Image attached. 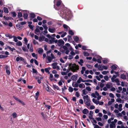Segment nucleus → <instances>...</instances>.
Listing matches in <instances>:
<instances>
[{
	"mask_svg": "<svg viewBox=\"0 0 128 128\" xmlns=\"http://www.w3.org/2000/svg\"><path fill=\"white\" fill-rule=\"evenodd\" d=\"M60 0H54V3H56V6L54 5V8L56 10H59L61 8L58 13L62 18H64L67 20H69L72 17V15L70 11L64 7V5L61 4Z\"/></svg>",
	"mask_w": 128,
	"mask_h": 128,
	"instance_id": "f257e3e1",
	"label": "nucleus"
},
{
	"mask_svg": "<svg viewBox=\"0 0 128 128\" xmlns=\"http://www.w3.org/2000/svg\"><path fill=\"white\" fill-rule=\"evenodd\" d=\"M69 67L72 71L73 72H76L79 69V66L76 64H70Z\"/></svg>",
	"mask_w": 128,
	"mask_h": 128,
	"instance_id": "f03ea898",
	"label": "nucleus"
},
{
	"mask_svg": "<svg viewBox=\"0 0 128 128\" xmlns=\"http://www.w3.org/2000/svg\"><path fill=\"white\" fill-rule=\"evenodd\" d=\"M56 57L52 53H51L50 55V56H47L46 58L48 60H46V62L48 63L50 62L52 60L54 59Z\"/></svg>",
	"mask_w": 128,
	"mask_h": 128,
	"instance_id": "7ed1b4c3",
	"label": "nucleus"
},
{
	"mask_svg": "<svg viewBox=\"0 0 128 128\" xmlns=\"http://www.w3.org/2000/svg\"><path fill=\"white\" fill-rule=\"evenodd\" d=\"M57 64L58 63L57 62H55L52 64V68L54 69H56L57 70H60V67L57 65Z\"/></svg>",
	"mask_w": 128,
	"mask_h": 128,
	"instance_id": "20e7f679",
	"label": "nucleus"
},
{
	"mask_svg": "<svg viewBox=\"0 0 128 128\" xmlns=\"http://www.w3.org/2000/svg\"><path fill=\"white\" fill-rule=\"evenodd\" d=\"M121 72L123 73V74H121L120 75L121 78L123 80H125L126 78V76L127 75V72L124 71H122Z\"/></svg>",
	"mask_w": 128,
	"mask_h": 128,
	"instance_id": "39448f33",
	"label": "nucleus"
},
{
	"mask_svg": "<svg viewBox=\"0 0 128 128\" xmlns=\"http://www.w3.org/2000/svg\"><path fill=\"white\" fill-rule=\"evenodd\" d=\"M64 43V41L62 39H60L58 40L57 44L59 46H62Z\"/></svg>",
	"mask_w": 128,
	"mask_h": 128,
	"instance_id": "423d86ee",
	"label": "nucleus"
},
{
	"mask_svg": "<svg viewBox=\"0 0 128 128\" xmlns=\"http://www.w3.org/2000/svg\"><path fill=\"white\" fill-rule=\"evenodd\" d=\"M16 62H18L20 60L23 62L24 63H25L26 61H25L24 59V58L22 57H17L16 58Z\"/></svg>",
	"mask_w": 128,
	"mask_h": 128,
	"instance_id": "0eeeda50",
	"label": "nucleus"
},
{
	"mask_svg": "<svg viewBox=\"0 0 128 128\" xmlns=\"http://www.w3.org/2000/svg\"><path fill=\"white\" fill-rule=\"evenodd\" d=\"M83 98L84 100V102L90 101L88 97V95L84 96L83 97Z\"/></svg>",
	"mask_w": 128,
	"mask_h": 128,
	"instance_id": "6e6552de",
	"label": "nucleus"
},
{
	"mask_svg": "<svg viewBox=\"0 0 128 128\" xmlns=\"http://www.w3.org/2000/svg\"><path fill=\"white\" fill-rule=\"evenodd\" d=\"M13 98L16 101L18 102H19L21 103L23 105H25V103L22 101L20 100L19 99L16 97L15 96H13Z\"/></svg>",
	"mask_w": 128,
	"mask_h": 128,
	"instance_id": "1a4fd4ad",
	"label": "nucleus"
},
{
	"mask_svg": "<svg viewBox=\"0 0 128 128\" xmlns=\"http://www.w3.org/2000/svg\"><path fill=\"white\" fill-rule=\"evenodd\" d=\"M73 38L74 41L76 43H78L80 41V40L79 37L76 36H74L73 37Z\"/></svg>",
	"mask_w": 128,
	"mask_h": 128,
	"instance_id": "9d476101",
	"label": "nucleus"
},
{
	"mask_svg": "<svg viewBox=\"0 0 128 128\" xmlns=\"http://www.w3.org/2000/svg\"><path fill=\"white\" fill-rule=\"evenodd\" d=\"M114 122L112 121L111 123L110 124V128H114L116 127V124Z\"/></svg>",
	"mask_w": 128,
	"mask_h": 128,
	"instance_id": "9b49d317",
	"label": "nucleus"
},
{
	"mask_svg": "<svg viewBox=\"0 0 128 128\" xmlns=\"http://www.w3.org/2000/svg\"><path fill=\"white\" fill-rule=\"evenodd\" d=\"M63 26L64 28V30L65 31H67L68 30H70V27L65 24H64Z\"/></svg>",
	"mask_w": 128,
	"mask_h": 128,
	"instance_id": "f8f14e48",
	"label": "nucleus"
},
{
	"mask_svg": "<svg viewBox=\"0 0 128 128\" xmlns=\"http://www.w3.org/2000/svg\"><path fill=\"white\" fill-rule=\"evenodd\" d=\"M56 28H50V26L49 27L48 30L51 33H54L56 31Z\"/></svg>",
	"mask_w": 128,
	"mask_h": 128,
	"instance_id": "ddd939ff",
	"label": "nucleus"
},
{
	"mask_svg": "<svg viewBox=\"0 0 128 128\" xmlns=\"http://www.w3.org/2000/svg\"><path fill=\"white\" fill-rule=\"evenodd\" d=\"M55 40V38H54L52 37L49 40V42H48V44H52L54 42V40Z\"/></svg>",
	"mask_w": 128,
	"mask_h": 128,
	"instance_id": "4468645a",
	"label": "nucleus"
},
{
	"mask_svg": "<svg viewBox=\"0 0 128 128\" xmlns=\"http://www.w3.org/2000/svg\"><path fill=\"white\" fill-rule=\"evenodd\" d=\"M111 68L112 70H116V69H118L119 68L117 65L116 64H114L111 67Z\"/></svg>",
	"mask_w": 128,
	"mask_h": 128,
	"instance_id": "2eb2a0df",
	"label": "nucleus"
},
{
	"mask_svg": "<svg viewBox=\"0 0 128 128\" xmlns=\"http://www.w3.org/2000/svg\"><path fill=\"white\" fill-rule=\"evenodd\" d=\"M30 20H32L33 18L36 17V15L33 13H31L30 15Z\"/></svg>",
	"mask_w": 128,
	"mask_h": 128,
	"instance_id": "dca6fc26",
	"label": "nucleus"
},
{
	"mask_svg": "<svg viewBox=\"0 0 128 128\" xmlns=\"http://www.w3.org/2000/svg\"><path fill=\"white\" fill-rule=\"evenodd\" d=\"M97 62L99 63H101V60L102 59V58L100 56H98L97 57Z\"/></svg>",
	"mask_w": 128,
	"mask_h": 128,
	"instance_id": "f3484780",
	"label": "nucleus"
},
{
	"mask_svg": "<svg viewBox=\"0 0 128 128\" xmlns=\"http://www.w3.org/2000/svg\"><path fill=\"white\" fill-rule=\"evenodd\" d=\"M45 38V37L44 36H40L39 37L38 40L40 42H42L44 41Z\"/></svg>",
	"mask_w": 128,
	"mask_h": 128,
	"instance_id": "a211bd4d",
	"label": "nucleus"
},
{
	"mask_svg": "<svg viewBox=\"0 0 128 128\" xmlns=\"http://www.w3.org/2000/svg\"><path fill=\"white\" fill-rule=\"evenodd\" d=\"M82 112L84 114H86L88 113L89 111L87 109L85 108L82 110Z\"/></svg>",
	"mask_w": 128,
	"mask_h": 128,
	"instance_id": "6ab92c4d",
	"label": "nucleus"
},
{
	"mask_svg": "<svg viewBox=\"0 0 128 128\" xmlns=\"http://www.w3.org/2000/svg\"><path fill=\"white\" fill-rule=\"evenodd\" d=\"M79 87L80 88H85V86L83 83L80 84L79 85Z\"/></svg>",
	"mask_w": 128,
	"mask_h": 128,
	"instance_id": "aec40b11",
	"label": "nucleus"
},
{
	"mask_svg": "<svg viewBox=\"0 0 128 128\" xmlns=\"http://www.w3.org/2000/svg\"><path fill=\"white\" fill-rule=\"evenodd\" d=\"M92 101L94 102L97 105L99 104V102L94 98L92 99Z\"/></svg>",
	"mask_w": 128,
	"mask_h": 128,
	"instance_id": "412c9836",
	"label": "nucleus"
},
{
	"mask_svg": "<svg viewBox=\"0 0 128 128\" xmlns=\"http://www.w3.org/2000/svg\"><path fill=\"white\" fill-rule=\"evenodd\" d=\"M118 76H117L116 75H114L112 78H111V80H112V82H114V80L115 79V78H116Z\"/></svg>",
	"mask_w": 128,
	"mask_h": 128,
	"instance_id": "4be33fe9",
	"label": "nucleus"
},
{
	"mask_svg": "<svg viewBox=\"0 0 128 128\" xmlns=\"http://www.w3.org/2000/svg\"><path fill=\"white\" fill-rule=\"evenodd\" d=\"M86 70V68L84 66H82V70H81V74H84V72L85 70Z\"/></svg>",
	"mask_w": 128,
	"mask_h": 128,
	"instance_id": "5701e85b",
	"label": "nucleus"
},
{
	"mask_svg": "<svg viewBox=\"0 0 128 128\" xmlns=\"http://www.w3.org/2000/svg\"><path fill=\"white\" fill-rule=\"evenodd\" d=\"M53 88L54 90H60L59 88L56 85H53Z\"/></svg>",
	"mask_w": 128,
	"mask_h": 128,
	"instance_id": "b1692460",
	"label": "nucleus"
},
{
	"mask_svg": "<svg viewBox=\"0 0 128 128\" xmlns=\"http://www.w3.org/2000/svg\"><path fill=\"white\" fill-rule=\"evenodd\" d=\"M50 68H45V72L46 73H47L48 74H49V70H50Z\"/></svg>",
	"mask_w": 128,
	"mask_h": 128,
	"instance_id": "393cba45",
	"label": "nucleus"
},
{
	"mask_svg": "<svg viewBox=\"0 0 128 128\" xmlns=\"http://www.w3.org/2000/svg\"><path fill=\"white\" fill-rule=\"evenodd\" d=\"M7 47L8 48V49L12 52H13L14 50H15V49L14 48H12L9 46H7Z\"/></svg>",
	"mask_w": 128,
	"mask_h": 128,
	"instance_id": "a878e982",
	"label": "nucleus"
},
{
	"mask_svg": "<svg viewBox=\"0 0 128 128\" xmlns=\"http://www.w3.org/2000/svg\"><path fill=\"white\" fill-rule=\"evenodd\" d=\"M65 46H66V47L67 46L68 47H70V50H72V48L70 46V44L69 43H66L65 44Z\"/></svg>",
	"mask_w": 128,
	"mask_h": 128,
	"instance_id": "bb28decb",
	"label": "nucleus"
},
{
	"mask_svg": "<svg viewBox=\"0 0 128 128\" xmlns=\"http://www.w3.org/2000/svg\"><path fill=\"white\" fill-rule=\"evenodd\" d=\"M71 79L72 80L75 81L77 79V77L75 75H73L71 77Z\"/></svg>",
	"mask_w": 128,
	"mask_h": 128,
	"instance_id": "cd10ccee",
	"label": "nucleus"
},
{
	"mask_svg": "<svg viewBox=\"0 0 128 128\" xmlns=\"http://www.w3.org/2000/svg\"><path fill=\"white\" fill-rule=\"evenodd\" d=\"M39 95V92L38 91L35 94V98L36 99V100H37V98H38V97Z\"/></svg>",
	"mask_w": 128,
	"mask_h": 128,
	"instance_id": "c85d7f7f",
	"label": "nucleus"
},
{
	"mask_svg": "<svg viewBox=\"0 0 128 128\" xmlns=\"http://www.w3.org/2000/svg\"><path fill=\"white\" fill-rule=\"evenodd\" d=\"M28 14L26 13H24L23 14V17L25 19H27L28 17Z\"/></svg>",
	"mask_w": 128,
	"mask_h": 128,
	"instance_id": "c756f323",
	"label": "nucleus"
},
{
	"mask_svg": "<svg viewBox=\"0 0 128 128\" xmlns=\"http://www.w3.org/2000/svg\"><path fill=\"white\" fill-rule=\"evenodd\" d=\"M112 86V84H107L106 85V87L107 88H110Z\"/></svg>",
	"mask_w": 128,
	"mask_h": 128,
	"instance_id": "7c9ffc66",
	"label": "nucleus"
},
{
	"mask_svg": "<svg viewBox=\"0 0 128 128\" xmlns=\"http://www.w3.org/2000/svg\"><path fill=\"white\" fill-rule=\"evenodd\" d=\"M16 45L18 46H20L22 45V42L20 41L17 42L16 43Z\"/></svg>",
	"mask_w": 128,
	"mask_h": 128,
	"instance_id": "2f4dec72",
	"label": "nucleus"
},
{
	"mask_svg": "<svg viewBox=\"0 0 128 128\" xmlns=\"http://www.w3.org/2000/svg\"><path fill=\"white\" fill-rule=\"evenodd\" d=\"M118 106H119V108H118V109L119 111L120 112H121L122 110V104H119Z\"/></svg>",
	"mask_w": 128,
	"mask_h": 128,
	"instance_id": "473e14b6",
	"label": "nucleus"
},
{
	"mask_svg": "<svg viewBox=\"0 0 128 128\" xmlns=\"http://www.w3.org/2000/svg\"><path fill=\"white\" fill-rule=\"evenodd\" d=\"M43 51L42 48H39L38 51V52L39 54H41L43 52Z\"/></svg>",
	"mask_w": 128,
	"mask_h": 128,
	"instance_id": "72a5a7b5",
	"label": "nucleus"
},
{
	"mask_svg": "<svg viewBox=\"0 0 128 128\" xmlns=\"http://www.w3.org/2000/svg\"><path fill=\"white\" fill-rule=\"evenodd\" d=\"M4 12L6 13H8V8L5 7H4L3 8Z\"/></svg>",
	"mask_w": 128,
	"mask_h": 128,
	"instance_id": "f704fd0d",
	"label": "nucleus"
},
{
	"mask_svg": "<svg viewBox=\"0 0 128 128\" xmlns=\"http://www.w3.org/2000/svg\"><path fill=\"white\" fill-rule=\"evenodd\" d=\"M68 34L71 36H73L74 34V32L72 30H68Z\"/></svg>",
	"mask_w": 128,
	"mask_h": 128,
	"instance_id": "c9c22d12",
	"label": "nucleus"
},
{
	"mask_svg": "<svg viewBox=\"0 0 128 128\" xmlns=\"http://www.w3.org/2000/svg\"><path fill=\"white\" fill-rule=\"evenodd\" d=\"M5 36L6 37H8L10 38H11L13 37V36H12L9 34H6Z\"/></svg>",
	"mask_w": 128,
	"mask_h": 128,
	"instance_id": "e433bc0d",
	"label": "nucleus"
},
{
	"mask_svg": "<svg viewBox=\"0 0 128 128\" xmlns=\"http://www.w3.org/2000/svg\"><path fill=\"white\" fill-rule=\"evenodd\" d=\"M108 59L106 58H104V60H103V62L104 64H106L108 62Z\"/></svg>",
	"mask_w": 128,
	"mask_h": 128,
	"instance_id": "4c0bfd02",
	"label": "nucleus"
},
{
	"mask_svg": "<svg viewBox=\"0 0 128 128\" xmlns=\"http://www.w3.org/2000/svg\"><path fill=\"white\" fill-rule=\"evenodd\" d=\"M84 62L83 60H82L80 59V62H78V63L80 64L81 66H82L83 65L82 64Z\"/></svg>",
	"mask_w": 128,
	"mask_h": 128,
	"instance_id": "58836bf2",
	"label": "nucleus"
},
{
	"mask_svg": "<svg viewBox=\"0 0 128 128\" xmlns=\"http://www.w3.org/2000/svg\"><path fill=\"white\" fill-rule=\"evenodd\" d=\"M12 38H14V41L15 42H17L18 41L17 38L16 36H13Z\"/></svg>",
	"mask_w": 128,
	"mask_h": 128,
	"instance_id": "ea45409f",
	"label": "nucleus"
},
{
	"mask_svg": "<svg viewBox=\"0 0 128 128\" xmlns=\"http://www.w3.org/2000/svg\"><path fill=\"white\" fill-rule=\"evenodd\" d=\"M98 68L100 70H103L102 66L101 65H99L98 66Z\"/></svg>",
	"mask_w": 128,
	"mask_h": 128,
	"instance_id": "a19ab883",
	"label": "nucleus"
},
{
	"mask_svg": "<svg viewBox=\"0 0 128 128\" xmlns=\"http://www.w3.org/2000/svg\"><path fill=\"white\" fill-rule=\"evenodd\" d=\"M84 55L85 56H89V54L86 52H83Z\"/></svg>",
	"mask_w": 128,
	"mask_h": 128,
	"instance_id": "79ce46f5",
	"label": "nucleus"
},
{
	"mask_svg": "<svg viewBox=\"0 0 128 128\" xmlns=\"http://www.w3.org/2000/svg\"><path fill=\"white\" fill-rule=\"evenodd\" d=\"M22 50L25 52H28V50L27 49L26 47H22Z\"/></svg>",
	"mask_w": 128,
	"mask_h": 128,
	"instance_id": "37998d69",
	"label": "nucleus"
},
{
	"mask_svg": "<svg viewBox=\"0 0 128 128\" xmlns=\"http://www.w3.org/2000/svg\"><path fill=\"white\" fill-rule=\"evenodd\" d=\"M45 88L46 90L47 91H48V92L49 91L50 89H49V87L48 86V85L47 84H46Z\"/></svg>",
	"mask_w": 128,
	"mask_h": 128,
	"instance_id": "c03bdc74",
	"label": "nucleus"
},
{
	"mask_svg": "<svg viewBox=\"0 0 128 128\" xmlns=\"http://www.w3.org/2000/svg\"><path fill=\"white\" fill-rule=\"evenodd\" d=\"M82 94L85 95L88 93V92L86 91V89H84L82 90Z\"/></svg>",
	"mask_w": 128,
	"mask_h": 128,
	"instance_id": "a18cd8bd",
	"label": "nucleus"
},
{
	"mask_svg": "<svg viewBox=\"0 0 128 128\" xmlns=\"http://www.w3.org/2000/svg\"><path fill=\"white\" fill-rule=\"evenodd\" d=\"M32 72L36 74H37L38 73V72L37 71V70L35 69L34 68H33L32 69Z\"/></svg>",
	"mask_w": 128,
	"mask_h": 128,
	"instance_id": "49530a36",
	"label": "nucleus"
},
{
	"mask_svg": "<svg viewBox=\"0 0 128 128\" xmlns=\"http://www.w3.org/2000/svg\"><path fill=\"white\" fill-rule=\"evenodd\" d=\"M72 86L74 87H77L78 86V83H76L74 84H72Z\"/></svg>",
	"mask_w": 128,
	"mask_h": 128,
	"instance_id": "de8ad7c7",
	"label": "nucleus"
},
{
	"mask_svg": "<svg viewBox=\"0 0 128 128\" xmlns=\"http://www.w3.org/2000/svg\"><path fill=\"white\" fill-rule=\"evenodd\" d=\"M81 47V45L80 44H78V45H76L75 46V48L76 49H78V47L80 48Z\"/></svg>",
	"mask_w": 128,
	"mask_h": 128,
	"instance_id": "09e8293b",
	"label": "nucleus"
},
{
	"mask_svg": "<svg viewBox=\"0 0 128 128\" xmlns=\"http://www.w3.org/2000/svg\"><path fill=\"white\" fill-rule=\"evenodd\" d=\"M93 125L94 126V128H101L98 125L95 124L93 123Z\"/></svg>",
	"mask_w": 128,
	"mask_h": 128,
	"instance_id": "8fccbe9b",
	"label": "nucleus"
},
{
	"mask_svg": "<svg viewBox=\"0 0 128 128\" xmlns=\"http://www.w3.org/2000/svg\"><path fill=\"white\" fill-rule=\"evenodd\" d=\"M108 71H104L102 72V74L104 75H105L108 73Z\"/></svg>",
	"mask_w": 128,
	"mask_h": 128,
	"instance_id": "3c124183",
	"label": "nucleus"
},
{
	"mask_svg": "<svg viewBox=\"0 0 128 128\" xmlns=\"http://www.w3.org/2000/svg\"><path fill=\"white\" fill-rule=\"evenodd\" d=\"M22 16V14L21 12H18V17L20 18Z\"/></svg>",
	"mask_w": 128,
	"mask_h": 128,
	"instance_id": "603ef678",
	"label": "nucleus"
},
{
	"mask_svg": "<svg viewBox=\"0 0 128 128\" xmlns=\"http://www.w3.org/2000/svg\"><path fill=\"white\" fill-rule=\"evenodd\" d=\"M11 13L12 14L13 17L14 18L16 16V14L15 12H12Z\"/></svg>",
	"mask_w": 128,
	"mask_h": 128,
	"instance_id": "864d4df0",
	"label": "nucleus"
},
{
	"mask_svg": "<svg viewBox=\"0 0 128 128\" xmlns=\"http://www.w3.org/2000/svg\"><path fill=\"white\" fill-rule=\"evenodd\" d=\"M90 101H89L86 102H84L85 104H86L87 106H89L90 105Z\"/></svg>",
	"mask_w": 128,
	"mask_h": 128,
	"instance_id": "5fc2aeb1",
	"label": "nucleus"
},
{
	"mask_svg": "<svg viewBox=\"0 0 128 128\" xmlns=\"http://www.w3.org/2000/svg\"><path fill=\"white\" fill-rule=\"evenodd\" d=\"M24 41L25 42V44L26 45H27L28 43V40L27 38H24Z\"/></svg>",
	"mask_w": 128,
	"mask_h": 128,
	"instance_id": "6e6d98bb",
	"label": "nucleus"
},
{
	"mask_svg": "<svg viewBox=\"0 0 128 128\" xmlns=\"http://www.w3.org/2000/svg\"><path fill=\"white\" fill-rule=\"evenodd\" d=\"M12 116L14 118H15L16 117L17 114L16 112H14L12 113Z\"/></svg>",
	"mask_w": 128,
	"mask_h": 128,
	"instance_id": "4d7b16f0",
	"label": "nucleus"
},
{
	"mask_svg": "<svg viewBox=\"0 0 128 128\" xmlns=\"http://www.w3.org/2000/svg\"><path fill=\"white\" fill-rule=\"evenodd\" d=\"M7 57V56L4 55H0V58H6Z\"/></svg>",
	"mask_w": 128,
	"mask_h": 128,
	"instance_id": "13d9d810",
	"label": "nucleus"
},
{
	"mask_svg": "<svg viewBox=\"0 0 128 128\" xmlns=\"http://www.w3.org/2000/svg\"><path fill=\"white\" fill-rule=\"evenodd\" d=\"M42 26L45 30H47L48 29V27L46 26V24H44L42 25Z\"/></svg>",
	"mask_w": 128,
	"mask_h": 128,
	"instance_id": "bf43d9fd",
	"label": "nucleus"
},
{
	"mask_svg": "<svg viewBox=\"0 0 128 128\" xmlns=\"http://www.w3.org/2000/svg\"><path fill=\"white\" fill-rule=\"evenodd\" d=\"M86 66L87 67V68L89 69H91L92 68V67H93V66L89 64H87L86 65Z\"/></svg>",
	"mask_w": 128,
	"mask_h": 128,
	"instance_id": "052dcab7",
	"label": "nucleus"
},
{
	"mask_svg": "<svg viewBox=\"0 0 128 128\" xmlns=\"http://www.w3.org/2000/svg\"><path fill=\"white\" fill-rule=\"evenodd\" d=\"M109 96L111 98H113L114 97V95L112 93H110L109 94Z\"/></svg>",
	"mask_w": 128,
	"mask_h": 128,
	"instance_id": "680f3d73",
	"label": "nucleus"
},
{
	"mask_svg": "<svg viewBox=\"0 0 128 128\" xmlns=\"http://www.w3.org/2000/svg\"><path fill=\"white\" fill-rule=\"evenodd\" d=\"M69 91L71 92H72L73 91V88L71 87H70L68 89Z\"/></svg>",
	"mask_w": 128,
	"mask_h": 128,
	"instance_id": "e2e57ef3",
	"label": "nucleus"
},
{
	"mask_svg": "<svg viewBox=\"0 0 128 128\" xmlns=\"http://www.w3.org/2000/svg\"><path fill=\"white\" fill-rule=\"evenodd\" d=\"M116 101L117 102H119L120 103L122 102V100L121 98H118L117 99Z\"/></svg>",
	"mask_w": 128,
	"mask_h": 128,
	"instance_id": "0e129e2a",
	"label": "nucleus"
},
{
	"mask_svg": "<svg viewBox=\"0 0 128 128\" xmlns=\"http://www.w3.org/2000/svg\"><path fill=\"white\" fill-rule=\"evenodd\" d=\"M86 89L88 91H90L91 90V88L89 86H86Z\"/></svg>",
	"mask_w": 128,
	"mask_h": 128,
	"instance_id": "69168bd1",
	"label": "nucleus"
},
{
	"mask_svg": "<svg viewBox=\"0 0 128 128\" xmlns=\"http://www.w3.org/2000/svg\"><path fill=\"white\" fill-rule=\"evenodd\" d=\"M29 50L31 52H32L33 51V50L32 46V45H30V48Z\"/></svg>",
	"mask_w": 128,
	"mask_h": 128,
	"instance_id": "338daca9",
	"label": "nucleus"
},
{
	"mask_svg": "<svg viewBox=\"0 0 128 128\" xmlns=\"http://www.w3.org/2000/svg\"><path fill=\"white\" fill-rule=\"evenodd\" d=\"M104 78L106 81H108V80L109 78L108 76H105L104 77Z\"/></svg>",
	"mask_w": 128,
	"mask_h": 128,
	"instance_id": "774afa93",
	"label": "nucleus"
}]
</instances>
